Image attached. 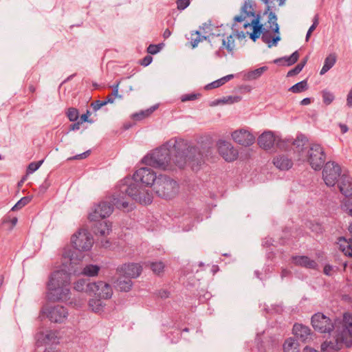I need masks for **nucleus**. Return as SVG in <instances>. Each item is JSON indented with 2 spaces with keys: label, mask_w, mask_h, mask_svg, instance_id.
I'll list each match as a JSON object with an SVG mask.
<instances>
[{
  "label": "nucleus",
  "mask_w": 352,
  "mask_h": 352,
  "mask_svg": "<svg viewBox=\"0 0 352 352\" xmlns=\"http://www.w3.org/2000/svg\"><path fill=\"white\" fill-rule=\"evenodd\" d=\"M265 5V13H267L271 8L274 7V0H261Z\"/></svg>",
  "instance_id": "obj_60"
},
{
  "label": "nucleus",
  "mask_w": 352,
  "mask_h": 352,
  "mask_svg": "<svg viewBox=\"0 0 352 352\" xmlns=\"http://www.w3.org/2000/svg\"><path fill=\"white\" fill-rule=\"evenodd\" d=\"M241 100V97L239 96H227L224 97L223 99H221L219 100V103L222 104H232L235 102H238Z\"/></svg>",
  "instance_id": "obj_46"
},
{
  "label": "nucleus",
  "mask_w": 352,
  "mask_h": 352,
  "mask_svg": "<svg viewBox=\"0 0 352 352\" xmlns=\"http://www.w3.org/2000/svg\"><path fill=\"white\" fill-rule=\"evenodd\" d=\"M197 150L195 153H188L186 151V154L189 156H191V159H187V162H192V166H194L195 164L199 165L201 162V154L199 152L198 148L195 147ZM192 169H195V167H192Z\"/></svg>",
  "instance_id": "obj_38"
},
{
  "label": "nucleus",
  "mask_w": 352,
  "mask_h": 352,
  "mask_svg": "<svg viewBox=\"0 0 352 352\" xmlns=\"http://www.w3.org/2000/svg\"><path fill=\"white\" fill-rule=\"evenodd\" d=\"M104 105H106L105 102L100 100H96L95 102L91 103V107L95 111H98Z\"/></svg>",
  "instance_id": "obj_58"
},
{
  "label": "nucleus",
  "mask_w": 352,
  "mask_h": 352,
  "mask_svg": "<svg viewBox=\"0 0 352 352\" xmlns=\"http://www.w3.org/2000/svg\"><path fill=\"white\" fill-rule=\"evenodd\" d=\"M38 342L43 344H54L58 342V336L56 333L53 331H47L45 333H41L38 335Z\"/></svg>",
  "instance_id": "obj_28"
},
{
  "label": "nucleus",
  "mask_w": 352,
  "mask_h": 352,
  "mask_svg": "<svg viewBox=\"0 0 352 352\" xmlns=\"http://www.w3.org/2000/svg\"><path fill=\"white\" fill-rule=\"evenodd\" d=\"M135 182H140L146 186H154L157 177L156 173L149 168H140L137 170L133 175Z\"/></svg>",
  "instance_id": "obj_11"
},
{
  "label": "nucleus",
  "mask_w": 352,
  "mask_h": 352,
  "mask_svg": "<svg viewBox=\"0 0 352 352\" xmlns=\"http://www.w3.org/2000/svg\"><path fill=\"white\" fill-rule=\"evenodd\" d=\"M71 241L75 249L83 252L90 250L94 244L91 234L85 228H80L74 234Z\"/></svg>",
  "instance_id": "obj_7"
},
{
  "label": "nucleus",
  "mask_w": 352,
  "mask_h": 352,
  "mask_svg": "<svg viewBox=\"0 0 352 352\" xmlns=\"http://www.w3.org/2000/svg\"><path fill=\"white\" fill-rule=\"evenodd\" d=\"M153 190L161 198L170 199L179 192L178 183L165 175H160L154 184Z\"/></svg>",
  "instance_id": "obj_4"
},
{
  "label": "nucleus",
  "mask_w": 352,
  "mask_h": 352,
  "mask_svg": "<svg viewBox=\"0 0 352 352\" xmlns=\"http://www.w3.org/2000/svg\"><path fill=\"white\" fill-rule=\"evenodd\" d=\"M318 17L317 15H316L313 20V24L311 25L308 30L311 32H313L318 26Z\"/></svg>",
  "instance_id": "obj_61"
},
{
  "label": "nucleus",
  "mask_w": 352,
  "mask_h": 352,
  "mask_svg": "<svg viewBox=\"0 0 352 352\" xmlns=\"http://www.w3.org/2000/svg\"><path fill=\"white\" fill-rule=\"evenodd\" d=\"M47 297L49 300L56 301H66L70 298V289L69 286H52V284H47Z\"/></svg>",
  "instance_id": "obj_10"
},
{
  "label": "nucleus",
  "mask_w": 352,
  "mask_h": 352,
  "mask_svg": "<svg viewBox=\"0 0 352 352\" xmlns=\"http://www.w3.org/2000/svg\"><path fill=\"white\" fill-rule=\"evenodd\" d=\"M292 262L298 266L308 269L315 270L318 267L317 263L307 256H295L292 257Z\"/></svg>",
  "instance_id": "obj_24"
},
{
  "label": "nucleus",
  "mask_w": 352,
  "mask_h": 352,
  "mask_svg": "<svg viewBox=\"0 0 352 352\" xmlns=\"http://www.w3.org/2000/svg\"><path fill=\"white\" fill-rule=\"evenodd\" d=\"M322 100H323V102L325 104L329 105L333 101L334 96L330 91L324 90L322 91Z\"/></svg>",
  "instance_id": "obj_47"
},
{
  "label": "nucleus",
  "mask_w": 352,
  "mask_h": 352,
  "mask_svg": "<svg viewBox=\"0 0 352 352\" xmlns=\"http://www.w3.org/2000/svg\"><path fill=\"white\" fill-rule=\"evenodd\" d=\"M100 244L102 247L107 248L110 246L111 243L109 239H104L100 240Z\"/></svg>",
  "instance_id": "obj_64"
},
{
  "label": "nucleus",
  "mask_w": 352,
  "mask_h": 352,
  "mask_svg": "<svg viewBox=\"0 0 352 352\" xmlns=\"http://www.w3.org/2000/svg\"><path fill=\"white\" fill-rule=\"evenodd\" d=\"M68 316L67 309L63 306H54L51 307L47 313V318L54 322H63Z\"/></svg>",
  "instance_id": "obj_18"
},
{
  "label": "nucleus",
  "mask_w": 352,
  "mask_h": 352,
  "mask_svg": "<svg viewBox=\"0 0 352 352\" xmlns=\"http://www.w3.org/2000/svg\"><path fill=\"white\" fill-rule=\"evenodd\" d=\"M271 10H272V8L267 13H265V11L264 14H268L267 23L270 24V25L274 26L276 23H277V16L274 12L271 11Z\"/></svg>",
  "instance_id": "obj_51"
},
{
  "label": "nucleus",
  "mask_w": 352,
  "mask_h": 352,
  "mask_svg": "<svg viewBox=\"0 0 352 352\" xmlns=\"http://www.w3.org/2000/svg\"><path fill=\"white\" fill-rule=\"evenodd\" d=\"M151 270L156 274L160 275L164 272V264L161 262H152L150 263Z\"/></svg>",
  "instance_id": "obj_43"
},
{
  "label": "nucleus",
  "mask_w": 352,
  "mask_h": 352,
  "mask_svg": "<svg viewBox=\"0 0 352 352\" xmlns=\"http://www.w3.org/2000/svg\"><path fill=\"white\" fill-rule=\"evenodd\" d=\"M43 162V160L38 162H31L28 166L27 173L28 174L34 173V171L39 168Z\"/></svg>",
  "instance_id": "obj_49"
},
{
  "label": "nucleus",
  "mask_w": 352,
  "mask_h": 352,
  "mask_svg": "<svg viewBox=\"0 0 352 352\" xmlns=\"http://www.w3.org/2000/svg\"><path fill=\"white\" fill-rule=\"evenodd\" d=\"M302 69H303V65L298 64L294 68H293L292 69H291L288 72L287 76L288 77H290V76H294L295 75H297L302 71Z\"/></svg>",
  "instance_id": "obj_53"
},
{
  "label": "nucleus",
  "mask_w": 352,
  "mask_h": 352,
  "mask_svg": "<svg viewBox=\"0 0 352 352\" xmlns=\"http://www.w3.org/2000/svg\"><path fill=\"white\" fill-rule=\"evenodd\" d=\"M217 145L219 154L226 161L232 162L237 158L238 151L230 142L220 140Z\"/></svg>",
  "instance_id": "obj_14"
},
{
  "label": "nucleus",
  "mask_w": 352,
  "mask_h": 352,
  "mask_svg": "<svg viewBox=\"0 0 352 352\" xmlns=\"http://www.w3.org/2000/svg\"><path fill=\"white\" fill-rule=\"evenodd\" d=\"M31 201L30 197H23L12 208V211H15L22 208L23 206L29 204Z\"/></svg>",
  "instance_id": "obj_44"
},
{
  "label": "nucleus",
  "mask_w": 352,
  "mask_h": 352,
  "mask_svg": "<svg viewBox=\"0 0 352 352\" xmlns=\"http://www.w3.org/2000/svg\"><path fill=\"white\" fill-rule=\"evenodd\" d=\"M190 4V0H177V8L179 10L186 9Z\"/></svg>",
  "instance_id": "obj_57"
},
{
  "label": "nucleus",
  "mask_w": 352,
  "mask_h": 352,
  "mask_svg": "<svg viewBox=\"0 0 352 352\" xmlns=\"http://www.w3.org/2000/svg\"><path fill=\"white\" fill-rule=\"evenodd\" d=\"M153 60L152 56L150 55L146 56L144 58L140 60V64L144 67L148 66L151 63Z\"/></svg>",
  "instance_id": "obj_59"
},
{
  "label": "nucleus",
  "mask_w": 352,
  "mask_h": 352,
  "mask_svg": "<svg viewBox=\"0 0 352 352\" xmlns=\"http://www.w3.org/2000/svg\"><path fill=\"white\" fill-rule=\"evenodd\" d=\"M273 164L280 170H287L293 166V162L285 155H278L274 157Z\"/></svg>",
  "instance_id": "obj_23"
},
{
  "label": "nucleus",
  "mask_w": 352,
  "mask_h": 352,
  "mask_svg": "<svg viewBox=\"0 0 352 352\" xmlns=\"http://www.w3.org/2000/svg\"><path fill=\"white\" fill-rule=\"evenodd\" d=\"M223 85H224V84H223V81L221 80V79L220 78V79H218L210 84H208L205 87V89L207 90H209V89L219 87L222 86Z\"/></svg>",
  "instance_id": "obj_54"
},
{
  "label": "nucleus",
  "mask_w": 352,
  "mask_h": 352,
  "mask_svg": "<svg viewBox=\"0 0 352 352\" xmlns=\"http://www.w3.org/2000/svg\"><path fill=\"white\" fill-rule=\"evenodd\" d=\"M304 157L314 170H320L325 162L326 155L323 148L318 144H311Z\"/></svg>",
  "instance_id": "obj_6"
},
{
  "label": "nucleus",
  "mask_w": 352,
  "mask_h": 352,
  "mask_svg": "<svg viewBox=\"0 0 352 352\" xmlns=\"http://www.w3.org/2000/svg\"><path fill=\"white\" fill-rule=\"evenodd\" d=\"M89 306L93 311L99 313L103 311L104 305L101 299L91 298L89 301Z\"/></svg>",
  "instance_id": "obj_36"
},
{
  "label": "nucleus",
  "mask_w": 352,
  "mask_h": 352,
  "mask_svg": "<svg viewBox=\"0 0 352 352\" xmlns=\"http://www.w3.org/2000/svg\"><path fill=\"white\" fill-rule=\"evenodd\" d=\"M267 70V67L266 66L259 67L258 69H256L254 70H252V71L248 72V74L247 75V78L249 80H255V79L259 78Z\"/></svg>",
  "instance_id": "obj_40"
},
{
  "label": "nucleus",
  "mask_w": 352,
  "mask_h": 352,
  "mask_svg": "<svg viewBox=\"0 0 352 352\" xmlns=\"http://www.w3.org/2000/svg\"><path fill=\"white\" fill-rule=\"evenodd\" d=\"M280 39L281 38L279 35H275L274 37H272L270 30L263 28L261 40L263 43L267 45L269 48H271L273 46H276L278 42L280 41Z\"/></svg>",
  "instance_id": "obj_27"
},
{
  "label": "nucleus",
  "mask_w": 352,
  "mask_h": 352,
  "mask_svg": "<svg viewBox=\"0 0 352 352\" xmlns=\"http://www.w3.org/2000/svg\"><path fill=\"white\" fill-rule=\"evenodd\" d=\"M342 209L346 212L349 215L352 217V198H345L341 205Z\"/></svg>",
  "instance_id": "obj_42"
},
{
  "label": "nucleus",
  "mask_w": 352,
  "mask_h": 352,
  "mask_svg": "<svg viewBox=\"0 0 352 352\" xmlns=\"http://www.w3.org/2000/svg\"><path fill=\"white\" fill-rule=\"evenodd\" d=\"M199 96H200L199 94H186L181 96V100L182 102H184L187 101L195 100L199 98Z\"/></svg>",
  "instance_id": "obj_52"
},
{
  "label": "nucleus",
  "mask_w": 352,
  "mask_h": 352,
  "mask_svg": "<svg viewBox=\"0 0 352 352\" xmlns=\"http://www.w3.org/2000/svg\"><path fill=\"white\" fill-rule=\"evenodd\" d=\"M152 112H153V110H151V109L142 111L140 113H134L133 115V118L135 120H141L143 118L148 117Z\"/></svg>",
  "instance_id": "obj_50"
},
{
  "label": "nucleus",
  "mask_w": 352,
  "mask_h": 352,
  "mask_svg": "<svg viewBox=\"0 0 352 352\" xmlns=\"http://www.w3.org/2000/svg\"><path fill=\"white\" fill-rule=\"evenodd\" d=\"M100 270V266L97 265L89 264L85 265L83 267L81 274L87 276L93 277L98 274Z\"/></svg>",
  "instance_id": "obj_34"
},
{
  "label": "nucleus",
  "mask_w": 352,
  "mask_h": 352,
  "mask_svg": "<svg viewBox=\"0 0 352 352\" xmlns=\"http://www.w3.org/2000/svg\"><path fill=\"white\" fill-rule=\"evenodd\" d=\"M90 150H88L82 153H80V154H78V155H76L75 156H73V157H69L67 159V160L70 161V160H82V159H85L87 158L89 155H90Z\"/></svg>",
  "instance_id": "obj_55"
},
{
  "label": "nucleus",
  "mask_w": 352,
  "mask_h": 352,
  "mask_svg": "<svg viewBox=\"0 0 352 352\" xmlns=\"http://www.w3.org/2000/svg\"><path fill=\"white\" fill-rule=\"evenodd\" d=\"M113 199L109 201H102L94 206L93 211L89 214L90 221H99L102 219L108 217L113 211Z\"/></svg>",
  "instance_id": "obj_9"
},
{
  "label": "nucleus",
  "mask_w": 352,
  "mask_h": 352,
  "mask_svg": "<svg viewBox=\"0 0 352 352\" xmlns=\"http://www.w3.org/2000/svg\"><path fill=\"white\" fill-rule=\"evenodd\" d=\"M206 40L210 43L212 47H217L218 45L220 44L222 45V38L220 37L219 34L217 36H206Z\"/></svg>",
  "instance_id": "obj_45"
},
{
  "label": "nucleus",
  "mask_w": 352,
  "mask_h": 352,
  "mask_svg": "<svg viewBox=\"0 0 352 352\" xmlns=\"http://www.w3.org/2000/svg\"><path fill=\"white\" fill-rule=\"evenodd\" d=\"M190 41L192 48L196 47L198 44L204 40H206V36L201 35L199 30L192 31L190 32V37L188 38Z\"/></svg>",
  "instance_id": "obj_33"
},
{
  "label": "nucleus",
  "mask_w": 352,
  "mask_h": 352,
  "mask_svg": "<svg viewBox=\"0 0 352 352\" xmlns=\"http://www.w3.org/2000/svg\"><path fill=\"white\" fill-rule=\"evenodd\" d=\"M133 283L131 278L124 275L119 274L116 283V287L121 292H129L131 289Z\"/></svg>",
  "instance_id": "obj_26"
},
{
  "label": "nucleus",
  "mask_w": 352,
  "mask_h": 352,
  "mask_svg": "<svg viewBox=\"0 0 352 352\" xmlns=\"http://www.w3.org/2000/svg\"><path fill=\"white\" fill-rule=\"evenodd\" d=\"M260 15L257 14L256 17L252 19L251 21H245L243 25L244 28L252 26L253 32L250 34V38L254 42L262 35L264 28L263 25L260 22Z\"/></svg>",
  "instance_id": "obj_20"
},
{
  "label": "nucleus",
  "mask_w": 352,
  "mask_h": 352,
  "mask_svg": "<svg viewBox=\"0 0 352 352\" xmlns=\"http://www.w3.org/2000/svg\"><path fill=\"white\" fill-rule=\"evenodd\" d=\"M67 116L70 121L74 122L78 118V111L76 108H69L67 112Z\"/></svg>",
  "instance_id": "obj_48"
},
{
  "label": "nucleus",
  "mask_w": 352,
  "mask_h": 352,
  "mask_svg": "<svg viewBox=\"0 0 352 352\" xmlns=\"http://www.w3.org/2000/svg\"><path fill=\"white\" fill-rule=\"evenodd\" d=\"M336 62V55L335 54H330L324 59V65L320 72V74L323 75L327 73L331 67H333Z\"/></svg>",
  "instance_id": "obj_31"
},
{
  "label": "nucleus",
  "mask_w": 352,
  "mask_h": 352,
  "mask_svg": "<svg viewBox=\"0 0 352 352\" xmlns=\"http://www.w3.org/2000/svg\"><path fill=\"white\" fill-rule=\"evenodd\" d=\"M232 140L243 146H250L255 142V136L249 131L241 129L234 131L232 135Z\"/></svg>",
  "instance_id": "obj_13"
},
{
  "label": "nucleus",
  "mask_w": 352,
  "mask_h": 352,
  "mask_svg": "<svg viewBox=\"0 0 352 352\" xmlns=\"http://www.w3.org/2000/svg\"><path fill=\"white\" fill-rule=\"evenodd\" d=\"M308 89V85L307 80H302L294 85L292 86L289 91L292 93H301Z\"/></svg>",
  "instance_id": "obj_37"
},
{
  "label": "nucleus",
  "mask_w": 352,
  "mask_h": 352,
  "mask_svg": "<svg viewBox=\"0 0 352 352\" xmlns=\"http://www.w3.org/2000/svg\"><path fill=\"white\" fill-rule=\"evenodd\" d=\"M120 275H124L130 278H134L140 276L142 267L137 263L124 264L117 269Z\"/></svg>",
  "instance_id": "obj_19"
},
{
  "label": "nucleus",
  "mask_w": 352,
  "mask_h": 352,
  "mask_svg": "<svg viewBox=\"0 0 352 352\" xmlns=\"http://www.w3.org/2000/svg\"><path fill=\"white\" fill-rule=\"evenodd\" d=\"M344 324V316L342 318L331 320L322 313L318 312L311 317V325L315 331L320 333H330L333 330L336 331L338 326Z\"/></svg>",
  "instance_id": "obj_5"
},
{
  "label": "nucleus",
  "mask_w": 352,
  "mask_h": 352,
  "mask_svg": "<svg viewBox=\"0 0 352 352\" xmlns=\"http://www.w3.org/2000/svg\"><path fill=\"white\" fill-rule=\"evenodd\" d=\"M90 283H87L85 279H79L76 282L74 283V288L75 290L78 292H85L89 293V289H88L87 285H89Z\"/></svg>",
  "instance_id": "obj_39"
},
{
  "label": "nucleus",
  "mask_w": 352,
  "mask_h": 352,
  "mask_svg": "<svg viewBox=\"0 0 352 352\" xmlns=\"http://www.w3.org/2000/svg\"><path fill=\"white\" fill-rule=\"evenodd\" d=\"M138 183L134 182L129 185L126 184L120 185L119 189L112 195V201L116 208L119 209L127 208L129 206L128 197L144 205L152 202L151 195Z\"/></svg>",
  "instance_id": "obj_2"
},
{
  "label": "nucleus",
  "mask_w": 352,
  "mask_h": 352,
  "mask_svg": "<svg viewBox=\"0 0 352 352\" xmlns=\"http://www.w3.org/2000/svg\"><path fill=\"white\" fill-rule=\"evenodd\" d=\"M222 47H226L229 53H232L234 49V40L232 35H230L226 39L222 38Z\"/></svg>",
  "instance_id": "obj_41"
},
{
  "label": "nucleus",
  "mask_w": 352,
  "mask_h": 352,
  "mask_svg": "<svg viewBox=\"0 0 352 352\" xmlns=\"http://www.w3.org/2000/svg\"><path fill=\"white\" fill-rule=\"evenodd\" d=\"M90 294H94L100 298L109 299L112 296L111 285L103 281L93 282L87 285Z\"/></svg>",
  "instance_id": "obj_12"
},
{
  "label": "nucleus",
  "mask_w": 352,
  "mask_h": 352,
  "mask_svg": "<svg viewBox=\"0 0 352 352\" xmlns=\"http://www.w3.org/2000/svg\"><path fill=\"white\" fill-rule=\"evenodd\" d=\"M299 58V54L298 51H295L291 56H285L280 58L276 59L274 62L275 63H278L282 61L285 62V65L287 66H290L294 63H296Z\"/></svg>",
  "instance_id": "obj_35"
},
{
  "label": "nucleus",
  "mask_w": 352,
  "mask_h": 352,
  "mask_svg": "<svg viewBox=\"0 0 352 352\" xmlns=\"http://www.w3.org/2000/svg\"><path fill=\"white\" fill-rule=\"evenodd\" d=\"M161 50V45L151 44L147 47V52L150 54H155Z\"/></svg>",
  "instance_id": "obj_56"
},
{
  "label": "nucleus",
  "mask_w": 352,
  "mask_h": 352,
  "mask_svg": "<svg viewBox=\"0 0 352 352\" xmlns=\"http://www.w3.org/2000/svg\"><path fill=\"white\" fill-rule=\"evenodd\" d=\"M307 142V138L303 135H298L296 139L293 142L294 152L299 154L300 157H304L307 151H305V146Z\"/></svg>",
  "instance_id": "obj_25"
},
{
  "label": "nucleus",
  "mask_w": 352,
  "mask_h": 352,
  "mask_svg": "<svg viewBox=\"0 0 352 352\" xmlns=\"http://www.w3.org/2000/svg\"><path fill=\"white\" fill-rule=\"evenodd\" d=\"M269 28L272 30L273 32L276 35H279L280 36V32H279L280 29H279V25H278V23H276L274 26L270 25Z\"/></svg>",
  "instance_id": "obj_63"
},
{
  "label": "nucleus",
  "mask_w": 352,
  "mask_h": 352,
  "mask_svg": "<svg viewBox=\"0 0 352 352\" xmlns=\"http://www.w3.org/2000/svg\"><path fill=\"white\" fill-rule=\"evenodd\" d=\"M70 274L64 270L54 272L50 276L47 284H52V286L67 287L70 285Z\"/></svg>",
  "instance_id": "obj_15"
},
{
  "label": "nucleus",
  "mask_w": 352,
  "mask_h": 352,
  "mask_svg": "<svg viewBox=\"0 0 352 352\" xmlns=\"http://www.w3.org/2000/svg\"><path fill=\"white\" fill-rule=\"evenodd\" d=\"M186 151L195 153L197 150L183 139L173 138L146 155L142 159V162L164 170H172L175 166L182 168L186 165L187 159H191V156L186 154Z\"/></svg>",
  "instance_id": "obj_1"
},
{
  "label": "nucleus",
  "mask_w": 352,
  "mask_h": 352,
  "mask_svg": "<svg viewBox=\"0 0 352 352\" xmlns=\"http://www.w3.org/2000/svg\"><path fill=\"white\" fill-rule=\"evenodd\" d=\"M346 104L349 107H352V87L350 91L349 92L346 98Z\"/></svg>",
  "instance_id": "obj_62"
},
{
  "label": "nucleus",
  "mask_w": 352,
  "mask_h": 352,
  "mask_svg": "<svg viewBox=\"0 0 352 352\" xmlns=\"http://www.w3.org/2000/svg\"><path fill=\"white\" fill-rule=\"evenodd\" d=\"M275 142L276 138L272 131H265L258 138V144L265 150L272 148Z\"/></svg>",
  "instance_id": "obj_21"
},
{
  "label": "nucleus",
  "mask_w": 352,
  "mask_h": 352,
  "mask_svg": "<svg viewBox=\"0 0 352 352\" xmlns=\"http://www.w3.org/2000/svg\"><path fill=\"white\" fill-rule=\"evenodd\" d=\"M338 244L340 250L344 253V255L352 257V239L346 240L343 237L338 239Z\"/></svg>",
  "instance_id": "obj_29"
},
{
  "label": "nucleus",
  "mask_w": 352,
  "mask_h": 352,
  "mask_svg": "<svg viewBox=\"0 0 352 352\" xmlns=\"http://www.w3.org/2000/svg\"><path fill=\"white\" fill-rule=\"evenodd\" d=\"M111 231V225L107 221L96 223L94 230L96 235L102 237L109 235Z\"/></svg>",
  "instance_id": "obj_30"
},
{
  "label": "nucleus",
  "mask_w": 352,
  "mask_h": 352,
  "mask_svg": "<svg viewBox=\"0 0 352 352\" xmlns=\"http://www.w3.org/2000/svg\"><path fill=\"white\" fill-rule=\"evenodd\" d=\"M255 3L254 0H245L243 6L241 8V12L239 15L236 16L234 18L235 22H245L248 21V18L253 16L256 17L254 11Z\"/></svg>",
  "instance_id": "obj_16"
},
{
  "label": "nucleus",
  "mask_w": 352,
  "mask_h": 352,
  "mask_svg": "<svg viewBox=\"0 0 352 352\" xmlns=\"http://www.w3.org/2000/svg\"><path fill=\"white\" fill-rule=\"evenodd\" d=\"M352 345V314H344V324L338 326L334 331L332 340H326L321 344L322 352H337L343 346L350 347Z\"/></svg>",
  "instance_id": "obj_3"
},
{
  "label": "nucleus",
  "mask_w": 352,
  "mask_h": 352,
  "mask_svg": "<svg viewBox=\"0 0 352 352\" xmlns=\"http://www.w3.org/2000/svg\"><path fill=\"white\" fill-rule=\"evenodd\" d=\"M292 331L297 341L307 342L311 340L312 332L307 326L296 323L293 327Z\"/></svg>",
  "instance_id": "obj_17"
},
{
  "label": "nucleus",
  "mask_w": 352,
  "mask_h": 352,
  "mask_svg": "<svg viewBox=\"0 0 352 352\" xmlns=\"http://www.w3.org/2000/svg\"><path fill=\"white\" fill-rule=\"evenodd\" d=\"M340 191L346 198L352 196V177L345 174L341 176L338 184Z\"/></svg>",
  "instance_id": "obj_22"
},
{
  "label": "nucleus",
  "mask_w": 352,
  "mask_h": 352,
  "mask_svg": "<svg viewBox=\"0 0 352 352\" xmlns=\"http://www.w3.org/2000/svg\"><path fill=\"white\" fill-rule=\"evenodd\" d=\"M283 349L284 352H300L297 340L292 338L285 341Z\"/></svg>",
  "instance_id": "obj_32"
},
{
  "label": "nucleus",
  "mask_w": 352,
  "mask_h": 352,
  "mask_svg": "<svg viewBox=\"0 0 352 352\" xmlns=\"http://www.w3.org/2000/svg\"><path fill=\"white\" fill-rule=\"evenodd\" d=\"M341 174L340 166L334 162H328L322 170L323 179L328 186H334Z\"/></svg>",
  "instance_id": "obj_8"
}]
</instances>
